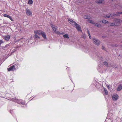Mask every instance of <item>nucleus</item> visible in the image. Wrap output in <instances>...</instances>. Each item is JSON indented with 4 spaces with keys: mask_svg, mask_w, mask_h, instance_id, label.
Wrapping results in <instances>:
<instances>
[{
    "mask_svg": "<svg viewBox=\"0 0 122 122\" xmlns=\"http://www.w3.org/2000/svg\"><path fill=\"white\" fill-rule=\"evenodd\" d=\"M68 20L69 23L71 24L74 27L76 28L77 30L79 32L81 31V29L80 25L75 21H73L72 20L69 19Z\"/></svg>",
    "mask_w": 122,
    "mask_h": 122,
    "instance_id": "1",
    "label": "nucleus"
},
{
    "mask_svg": "<svg viewBox=\"0 0 122 122\" xmlns=\"http://www.w3.org/2000/svg\"><path fill=\"white\" fill-rule=\"evenodd\" d=\"M114 116L115 115H113L112 112H109L108 113L106 121H108L107 122H110V121L113 122V119H114ZM105 122H107L106 121Z\"/></svg>",
    "mask_w": 122,
    "mask_h": 122,
    "instance_id": "2",
    "label": "nucleus"
},
{
    "mask_svg": "<svg viewBox=\"0 0 122 122\" xmlns=\"http://www.w3.org/2000/svg\"><path fill=\"white\" fill-rule=\"evenodd\" d=\"M13 101L16 102L18 104H21L22 105H25V102L24 101H23L21 99H18L16 98L15 99H13Z\"/></svg>",
    "mask_w": 122,
    "mask_h": 122,
    "instance_id": "3",
    "label": "nucleus"
},
{
    "mask_svg": "<svg viewBox=\"0 0 122 122\" xmlns=\"http://www.w3.org/2000/svg\"><path fill=\"white\" fill-rule=\"evenodd\" d=\"M51 26L53 30V31L54 33L56 34L59 33L58 31L56 30L57 28V26H55L52 24L51 25Z\"/></svg>",
    "mask_w": 122,
    "mask_h": 122,
    "instance_id": "4",
    "label": "nucleus"
},
{
    "mask_svg": "<svg viewBox=\"0 0 122 122\" xmlns=\"http://www.w3.org/2000/svg\"><path fill=\"white\" fill-rule=\"evenodd\" d=\"M93 43L97 46L99 45L100 41L98 39L95 38H93Z\"/></svg>",
    "mask_w": 122,
    "mask_h": 122,
    "instance_id": "5",
    "label": "nucleus"
},
{
    "mask_svg": "<svg viewBox=\"0 0 122 122\" xmlns=\"http://www.w3.org/2000/svg\"><path fill=\"white\" fill-rule=\"evenodd\" d=\"M8 71H15L16 70L14 65L10 66L9 68H7Z\"/></svg>",
    "mask_w": 122,
    "mask_h": 122,
    "instance_id": "6",
    "label": "nucleus"
},
{
    "mask_svg": "<svg viewBox=\"0 0 122 122\" xmlns=\"http://www.w3.org/2000/svg\"><path fill=\"white\" fill-rule=\"evenodd\" d=\"M25 11L27 15L28 16L32 15V12L28 8L26 9Z\"/></svg>",
    "mask_w": 122,
    "mask_h": 122,
    "instance_id": "7",
    "label": "nucleus"
},
{
    "mask_svg": "<svg viewBox=\"0 0 122 122\" xmlns=\"http://www.w3.org/2000/svg\"><path fill=\"white\" fill-rule=\"evenodd\" d=\"M118 14H110V15L109 16H108L107 15H106L104 16V17L105 18H108L110 17H112L113 16H118Z\"/></svg>",
    "mask_w": 122,
    "mask_h": 122,
    "instance_id": "8",
    "label": "nucleus"
},
{
    "mask_svg": "<svg viewBox=\"0 0 122 122\" xmlns=\"http://www.w3.org/2000/svg\"><path fill=\"white\" fill-rule=\"evenodd\" d=\"M118 96L116 94H114L112 96V99L113 100L116 101L117 100Z\"/></svg>",
    "mask_w": 122,
    "mask_h": 122,
    "instance_id": "9",
    "label": "nucleus"
},
{
    "mask_svg": "<svg viewBox=\"0 0 122 122\" xmlns=\"http://www.w3.org/2000/svg\"><path fill=\"white\" fill-rule=\"evenodd\" d=\"M42 31L41 30H34V33L35 34H38L39 35H41Z\"/></svg>",
    "mask_w": 122,
    "mask_h": 122,
    "instance_id": "10",
    "label": "nucleus"
},
{
    "mask_svg": "<svg viewBox=\"0 0 122 122\" xmlns=\"http://www.w3.org/2000/svg\"><path fill=\"white\" fill-rule=\"evenodd\" d=\"M10 44V43H9L8 44L6 45L5 46H3L2 47V49L3 50H5L7 49L9 47Z\"/></svg>",
    "mask_w": 122,
    "mask_h": 122,
    "instance_id": "11",
    "label": "nucleus"
},
{
    "mask_svg": "<svg viewBox=\"0 0 122 122\" xmlns=\"http://www.w3.org/2000/svg\"><path fill=\"white\" fill-rule=\"evenodd\" d=\"M41 35L42 36L43 38L44 39H46V33L43 31H42Z\"/></svg>",
    "mask_w": 122,
    "mask_h": 122,
    "instance_id": "12",
    "label": "nucleus"
},
{
    "mask_svg": "<svg viewBox=\"0 0 122 122\" xmlns=\"http://www.w3.org/2000/svg\"><path fill=\"white\" fill-rule=\"evenodd\" d=\"M4 39L6 41H8L10 38V36L9 35L5 36L4 37Z\"/></svg>",
    "mask_w": 122,
    "mask_h": 122,
    "instance_id": "13",
    "label": "nucleus"
},
{
    "mask_svg": "<svg viewBox=\"0 0 122 122\" xmlns=\"http://www.w3.org/2000/svg\"><path fill=\"white\" fill-rule=\"evenodd\" d=\"M122 84H120L118 86L117 88V90L118 91H119L121 90L122 89Z\"/></svg>",
    "mask_w": 122,
    "mask_h": 122,
    "instance_id": "14",
    "label": "nucleus"
},
{
    "mask_svg": "<svg viewBox=\"0 0 122 122\" xmlns=\"http://www.w3.org/2000/svg\"><path fill=\"white\" fill-rule=\"evenodd\" d=\"M14 65L15 66L16 69V68L18 69L19 68V67H20V64L18 63L15 64Z\"/></svg>",
    "mask_w": 122,
    "mask_h": 122,
    "instance_id": "15",
    "label": "nucleus"
},
{
    "mask_svg": "<svg viewBox=\"0 0 122 122\" xmlns=\"http://www.w3.org/2000/svg\"><path fill=\"white\" fill-rule=\"evenodd\" d=\"M63 36L65 38L68 39L69 38L68 35L67 34L64 35H63Z\"/></svg>",
    "mask_w": 122,
    "mask_h": 122,
    "instance_id": "16",
    "label": "nucleus"
},
{
    "mask_svg": "<svg viewBox=\"0 0 122 122\" xmlns=\"http://www.w3.org/2000/svg\"><path fill=\"white\" fill-rule=\"evenodd\" d=\"M84 17L85 19H90L91 18L90 16L88 15H85L84 16Z\"/></svg>",
    "mask_w": 122,
    "mask_h": 122,
    "instance_id": "17",
    "label": "nucleus"
},
{
    "mask_svg": "<svg viewBox=\"0 0 122 122\" xmlns=\"http://www.w3.org/2000/svg\"><path fill=\"white\" fill-rule=\"evenodd\" d=\"M94 25L95 26L98 27H100L101 26V25L100 24H98L96 23H95Z\"/></svg>",
    "mask_w": 122,
    "mask_h": 122,
    "instance_id": "18",
    "label": "nucleus"
},
{
    "mask_svg": "<svg viewBox=\"0 0 122 122\" xmlns=\"http://www.w3.org/2000/svg\"><path fill=\"white\" fill-rule=\"evenodd\" d=\"M104 1V0H100L99 1H97V3L98 4H102Z\"/></svg>",
    "mask_w": 122,
    "mask_h": 122,
    "instance_id": "19",
    "label": "nucleus"
},
{
    "mask_svg": "<svg viewBox=\"0 0 122 122\" xmlns=\"http://www.w3.org/2000/svg\"><path fill=\"white\" fill-rule=\"evenodd\" d=\"M109 25L111 26H116V25L114 23H111L109 24Z\"/></svg>",
    "mask_w": 122,
    "mask_h": 122,
    "instance_id": "20",
    "label": "nucleus"
},
{
    "mask_svg": "<svg viewBox=\"0 0 122 122\" xmlns=\"http://www.w3.org/2000/svg\"><path fill=\"white\" fill-rule=\"evenodd\" d=\"M115 22H121V20L117 19H115Z\"/></svg>",
    "mask_w": 122,
    "mask_h": 122,
    "instance_id": "21",
    "label": "nucleus"
},
{
    "mask_svg": "<svg viewBox=\"0 0 122 122\" xmlns=\"http://www.w3.org/2000/svg\"><path fill=\"white\" fill-rule=\"evenodd\" d=\"M34 37L35 38H36L40 39V37L38 36L37 35V34H35L34 35Z\"/></svg>",
    "mask_w": 122,
    "mask_h": 122,
    "instance_id": "22",
    "label": "nucleus"
},
{
    "mask_svg": "<svg viewBox=\"0 0 122 122\" xmlns=\"http://www.w3.org/2000/svg\"><path fill=\"white\" fill-rule=\"evenodd\" d=\"M104 90L105 92V94L106 95H107L108 94V92L106 89V88H104Z\"/></svg>",
    "mask_w": 122,
    "mask_h": 122,
    "instance_id": "23",
    "label": "nucleus"
},
{
    "mask_svg": "<svg viewBox=\"0 0 122 122\" xmlns=\"http://www.w3.org/2000/svg\"><path fill=\"white\" fill-rule=\"evenodd\" d=\"M33 3L32 0H29L28 1V3L29 4H31Z\"/></svg>",
    "mask_w": 122,
    "mask_h": 122,
    "instance_id": "24",
    "label": "nucleus"
},
{
    "mask_svg": "<svg viewBox=\"0 0 122 122\" xmlns=\"http://www.w3.org/2000/svg\"><path fill=\"white\" fill-rule=\"evenodd\" d=\"M103 64L106 66H108L107 62L106 61H104L103 62Z\"/></svg>",
    "mask_w": 122,
    "mask_h": 122,
    "instance_id": "25",
    "label": "nucleus"
},
{
    "mask_svg": "<svg viewBox=\"0 0 122 122\" xmlns=\"http://www.w3.org/2000/svg\"><path fill=\"white\" fill-rule=\"evenodd\" d=\"M3 16L4 17H7L8 18L10 17V16L7 14H4L3 15Z\"/></svg>",
    "mask_w": 122,
    "mask_h": 122,
    "instance_id": "26",
    "label": "nucleus"
},
{
    "mask_svg": "<svg viewBox=\"0 0 122 122\" xmlns=\"http://www.w3.org/2000/svg\"><path fill=\"white\" fill-rule=\"evenodd\" d=\"M108 22V21L106 20H103L102 21V22L104 23H106Z\"/></svg>",
    "mask_w": 122,
    "mask_h": 122,
    "instance_id": "27",
    "label": "nucleus"
},
{
    "mask_svg": "<svg viewBox=\"0 0 122 122\" xmlns=\"http://www.w3.org/2000/svg\"><path fill=\"white\" fill-rule=\"evenodd\" d=\"M17 50V49L16 48H15L14 49H13L11 52L12 53H14V52L15 51Z\"/></svg>",
    "mask_w": 122,
    "mask_h": 122,
    "instance_id": "28",
    "label": "nucleus"
},
{
    "mask_svg": "<svg viewBox=\"0 0 122 122\" xmlns=\"http://www.w3.org/2000/svg\"><path fill=\"white\" fill-rule=\"evenodd\" d=\"M58 32L59 33L57 34H64V33L62 32H60L59 31H58Z\"/></svg>",
    "mask_w": 122,
    "mask_h": 122,
    "instance_id": "29",
    "label": "nucleus"
},
{
    "mask_svg": "<svg viewBox=\"0 0 122 122\" xmlns=\"http://www.w3.org/2000/svg\"><path fill=\"white\" fill-rule=\"evenodd\" d=\"M92 20H88V21L89 22V23H92Z\"/></svg>",
    "mask_w": 122,
    "mask_h": 122,
    "instance_id": "30",
    "label": "nucleus"
},
{
    "mask_svg": "<svg viewBox=\"0 0 122 122\" xmlns=\"http://www.w3.org/2000/svg\"><path fill=\"white\" fill-rule=\"evenodd\" d=\"M3 42L2 40H0V45L1 43H3Z\"/></svg>",
    "mask_w": 122,
    "mask_h": 122,
    "instance_id": "31",
    "label": "nucleus"
},
{
    "mask_svg": "<svg viewBox=\"0 0 122 122\" xmlns=\"http://www.w3.org/2000/svg\"><path fill=\"white\" fill-rule=\"evenodd\" d=\"M9 18L11 20V21H13V19L10 16V17Z\"/></svg>",
    "mask_w": 122,
    "mask_h": 122,
    "instance_id": "32",
    "label": "nucleus"
},
{
    "mask_svg": "<svg viewBox=\"0 0 122 122\" xmlns=\"http://www.w3.org/2000/svg\"><path fill=\"white\" fill-rule=\"evenodd\" d=\"M105 47L103 46H102V49L104 50L105 49Z\"/></svg>",
    "mask_w": 122,
    "mask_h": 122,
    "instance_id": "33",
    "label": "nucleus"
},
{
    "mask_svg": "<svg viewBox=\"0 0 122 122\" xmlns=\"http://www.w3.org/2000/svg\"><path fill=\"white\" fill-rule=\"evenodd\" d=\"M95 23V22L93 21H92V22L91 23L94 25Z\"/></svg>",
    "mask_w": 122,
    "mask_h": 122,
    "instance_id": "34",
    "label": "nucleus"
},
{
    "mask_svg": "<svg viewBox=\"0 0 122 122\" xmlns=\"http://www.w3.org/2000/svg\"><path fill=\"white\" fill-rule=\"evenodd\" d=\"M11 110L10 111V112L11 114H12V111H13V110Z\"/></svg>",
    "mask_w": 122,
    "mask_h": 122,
    "instance_id": "35",
    "label": "nucleus"
},
{
    "mask_svg": "<svg viewBox=\"0 0 122 122\" xmlns=\"http://www.w3.org/2000/svg\"><path fill=\"white\" fill-rule=\"evenodd\" d=\"M87 30V33L88 34L90 33V32H89V31L88 30Z\"/></svg>",
    "mask_w": 122,
    "mask_h": 122,
    "instance_id": "36",
    "label": "nucleus"
},
{
    "mask_svg": "<svg viewBox=\"0 0 122 122\" xmlns=\"http://www.w3.org/2000/svg\"><path fill=\"white\" fill-rule=\"evenodd\" d=\"M89 38L90 39H91V36H89Z\"/></svg>",
    "mask_w": 122,
    "mask_h": 122,
    "instance_id": "37",
    "label": "nucleus"
},
{
    "mask_svg": "<svg viewBox=\"0 0 122 122\" xmlns=\"http://www.w3.org/2000/svg\"><path fill=\"white\" fill-rule=\"evenodd\" d=\"M117 13L118 14H122V12H118Z\"/></svg>",
    "mask_w": 122,
    "mask_h": 122,
    "instance_id": "38",
    "label": "nucleus"
},
{
    "mask_svg": "<svg viewBox=\"0 0 122 122\" xmlns=\"http://www.w3.org/2000/svg\"><path fill=\"white\" fill-rule=\"evenodd\" d=\"M107 87L108 88V89H109V86H107Z\"/></svg>",
    "mask_w": 122,
    "mask_h": 122,
    "instance_id": "39",
    "label": "nucleus"
},
{
    "mask_svg": "<svg viewBox=\"0 0 122 122\" xmlns=\"http://www.w3.org/2000/svg\"><path fill=\"white\" fill-rule=\"evenodd\" d=\"M88 35L89 36H90V33H89L88 34Z\"/></svg>",
    "mask_w": 122,
    "mask_h": 122,
    "instance_id": "40",
    "label": "nucleus"
},
{
    "mask_svg": "<svg viewBox=\"0 0 122 122\" xmlns=\"http://www.w3.org/2000/svg\"><path fill=\"white\" fill-rule=\"evenodd\" d=\"M105 37V36H102V37Z\"/></svg>",
    "mask_w": 122,
    "mask_h": 122,
    "instance_id": "41",
    "label": "nucleus"
},
{
    "mask_svg": "<svg viewBox=\"0 0 122 122\" xmlns=\"http://www.w3.org/2000/svg\"><path fill=\"white\" fill-rule=\"evenodd\" d=\"M117 45H116V46H117Z\"/></svg>",
    "mask_w": 122,
    "mask_h": 122,
    "instance_id": "42",
    "label": "nucleus"
}]
</instances>
